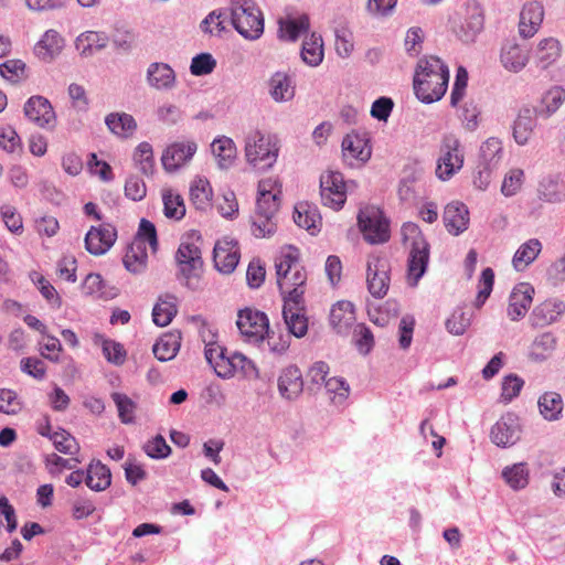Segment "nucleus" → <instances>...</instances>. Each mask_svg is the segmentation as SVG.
Listing matches in <instances>:
<instances>
[{
  "mask_svg": "<svg viewBox=\"0 0 565 565\" xmlns=\"http://www.w3.org/2000/svg\"><path fill=\"white\" fill-rule=\"evenodd\" d=\"M275 268L284 302L301 305L305 301L307 273L300 264L299 249L291 245L281 248Z\"/></svg>",
  "mask_w": 565,
  "mask_h": 565,
  "instance_id": "f257e3e1",
  "label": "nucleus"
},
{
  "mask_svg": "<svg viewBox=\"0 0 565 565\" xmlns=\"http://www.w3.org/2000/svg\"><path fill=\"white\" fill-rule=\"evenodd\" d=\"M270 188V180H263L258 184L255 216L252 221L255 237L271 236L277 230L275 216L279 210V192L271 193Z\"/></svg>",
  "mask_w": 565,
  "mask_h": 565,
  "instance_id": "f03ea898",
  "label": "nucleus"
},
{
  "mask_svg": "<svg viewBox=\"0 0 565 565\" xmlns=\"http://www.w3.org/2000/svg\"><path fill=\"white\" fill-rule=\"evenodd\" d=\"M403 242L409 243L408 277L413 279V286L424 276L429 260V244L424 237L419 226L413 222H406L401 228Z\"/></svg>",
  "mask_w": 565,
  "mask_h": 565,
  "instance_id": "7ed1b4c3",
  "label": "nucleus"
},
{
  "mask_svg": "<svg viewBox=\"0 0 565 565\" xmlns=\"http://www.w3.org/2000/svg\"><path fill=\"white\" fill-rule=\"evenodd\" d=\"M231 20L245 39L256 40L264 32L262 11L253 0H231Z\"/></svg>",
  "mask_w": 565,
  "mask_h": 565,
  "instance_id": "20e7f679",
  "label": "nucleus"
},
{
  "mask_svg": "<svg viewBox=\"0 0 565 565\" xmlns=\"http://www.w3.org/2000/svg\"><path fill=\"white\" fill-rule=\"evenodd\" d=\"M278 152L277 140L273 136L254 131L246 137L245 157L254 168H271L277 161Z\"/></svg>",
  "mask_w": 565,
  "mask_h": 565,
  "instance_id": "39448f33",
  "label": "nucleus"
},
{
  "mask_svg": "<svg viewBox=\"0 0 565 565\" xmlns=\"http://www.w3.org/2000/svg\"><path fill=\"white\" fill-rule=\"evenodd\" d=\"M358 225L363 238L374 245L386 243L390 235V222L376 206H365L358 214Z\"/></svg>",
  "mask_w": 565,
  "mask_h": 565,
  "instance_id": "423d86ee",
  "label": "nucleus"
},
{
  "mask_svg": "<svg viewBox=\"0 0 565 565\" xmlns=\"http://www.w3.org/2000/svg\"><path fill=\"white\" fill-rule=\"evenodd\" d=\"M175 262L179 266L178 279L184 280L190 289H195L193 278L198 277L203 267L201 249L194 242L182 241L175 253Z\"/></svg>",
  "mask_w": 565,
  "mask_h": 565,
  "instance_id": "0eeeda50",
  "label": "nucleus"
},
{
  "mask_svg": "<svg viewBox=\"0 0 565 565\" xmlns=\"http://www.w3.org/2000/svg\"><path fill=\"white\" fill-rule=\"evenodd\" d=\"M460 141L454 135H446L440 146L436 175L441 181L449 180L463 166V154L459 150Z\"/></svg>",
  "mask_w": 565,
  "mask_h": 565,
  "instance_id": "6e6552de",
  "label": "nucleus"
},
{
  "mask_svg": "<svg viewBox=\"0 0 565 565\" xmlns=\"http://www.w3.org/2000/svg\"><path fill=\"white\" fill-rule=\"evenodd\" d=\"M236 326L249 343H258L269 333V320L267 316L256 309L245 308L238 311Z\"/></svg>",
  "mask_w": 565,
  "mask_h": 565,
  "instance_id": "1a4fd4ad",
  "label": "nucleus"
},
{
  "mask_svg": "<svg viewBox=\"0 0 565 565\" xmlns=\"http://www.w3.org/2000/svg\"><path fill=\"white\" fill-rule=\"evenodd\" d=\"M390 262L385 257L371 255L366 263V285L369 292L382 299L390 288Z\"/></svg>",
  "mask_w": 565,
  "mask_h": 565,
  "instance_id": "9d476101",
  "label": "nucleus"
},
{
  "mask_svg": "<svg viewBox=\"0 0 565 565\" xmlns=\"http://www.w3.org/2000/svg\"><path fill=\"white\" fill-rule=\"evenodd\" d=\"M320 196L323 205L335 211L343 206L347 191L342 173L328 171L320 177Z\"/></svg>",
  "mask_w": 565,
  "mask_h": 565,
  "instance_id": "9b49d317",
  "label": "nucleus"
},
{
  "mask_svg": "<svg viewBox=\"0 0 565 565\" xmlns=\"http://www.w3.org/2000/svg\"><path fill=\"white\" fill-rule=\"evenodd\" d=\"M520 434L521 426L518 416L508 413L492 426L490 438L498 447L507 448L520 439Z\"/></svg>",
  "mask_w": 565,
  "mask_h": 565,
  "instance_id": "f8f14e48",
  "label": "nucleus"
},
{
  "mask_svg": "<svg viewBox=\"0 0 565 565\" xmlns=\"http://www.w3.org/2000/svg\"><path fill=\"white\" fill-rule=\"evenodd\" d=\"M449 76H441V79L436 77H423V74H415L413 87L416 97L425 103L431 104L439 100L446 93L448 87Z\"/></svg>",
  "mask_w": 565,
  "mask_h": 565,
  "instance_id": "ddd939ff",
  "label": "nucleus"
},
{
  "mask_svg": "<svg viewBox=\"0 0 565 565\" xmlns=\"http://www.w3.org/2000/svg\"><path fill=\"white\" fill-rule=\"evenodd\" d=\"M25 117L41 128H53L55 124V111L43 96L30 97L23 107Z\"/></svg>",
  "mask_w": 565,
  "mask_h": 565,
  "instance_id": "4468645a",
  "label": "nucleus"
},
{
  "mask_svg": "<svg viewBox=\"0 0 565 565\" xmlns=\"http://www.w3.org/2000/svg\"><path fill=\"white\" fill-rule=\"evenodd\" d=\"M117 232L113 225L92 226L85 236V248L92 255H104L115 244Z\"/></svg>",
  "mask_w": 565,
  "mask_h": 565,
  "instance_id": "2eb2a0df",
  "label": "nucleus"
},
{
  "mask_svg": "<svg viewBox=\"0 0 565 565\" xmlns=\"http://www.w3.org/2000/svg\"><path fill=\"white\" fill-rule=\"evenodd\" d=\"M198 146L194 141H180L170 145L162 154L164 170L172 172L192 159Z\"/></svg>",
  "mask_w": 565,
  "mask_h": 565,
  "instance_id": "dca6fc26",
  "label": "nucleus"
},
{
  "mask_svg": "<svg viewBox=\"0 0 565 565\" xmlns=\"http://www.w3.org/2000/svg\"><path fill=\"white\" fill-rule=\"evenodd\" d=\"M213 260L218 271L231 274L239 262V249L233 239L217 241L213 249Z\"/></svg>",
  "mask_w": 565,
  "mask_h": 565,
  "instance_id": "f3484780",
  "label": "nucleus"
},
{
  "mask_svg": "<svg viewBox=\"0 0 565 565\" xmlns=\"http://www.w3.org/2000/svg\"><path fill=\"white\" fill-rule=\"evenodd\" d=\"M533 294L534 288L527 282L518 284L512 289L507 310L511 320L518 321L525 316L532 303Z\"/></svg>",
  "mask_w": 565,
  "mask_h": 565,
  "instance_id": "a211bd4d",
  "label": "nucleus"
},
{
  "mask_svg": "<svg viewBox=\"0 0 565 565\" xmlns=\"http://www.w3.org/2000/svg\"><path fill=\"white\" fill-rule=\"evenodd\" d=\"M544 19L542 3L532 1L526 3L520 13L519 34L523 39H530L536 34Z\"/></svg>",
  "mask_w": 565,
  "mask_h": 565,
  "instance_id": "6ab92c4d",
  "label": "nucleus"
},
{
  "mask_svg": "<svg viewBox=\"0 0 565 565\" xmlns=\"http://www.w3.org/2000/svg\"><path fill=\"white\" fill-rule=\"evenodd\" d=\"M536 193L542 202L561 204L565 202V179L559 174H547L539 181Z\"/></svg>",
  "mask_w": 565,
  "mask_h": 565,
  "instance_id": "aec40b11",
  "label": "nucleus"
},
{
  "mask_svg": "<svg viewBox=\"0 0 565 565\" xmlns=\"http://www.w3.org/2000/svg\"><path fill=\"white\" fill-rule=\"evenodd\" d=\"M443 221L449 234L460 235L469 225L468 207L458 201L448 203L444 210Z\"/></svg>",
  "mask_w": 565,
  "mask_h": 565,
  "instance_id": "412c9836",
  "label": "nucleus"
},
{
  "mask_svg": "<svg viewBox=\"0 0 565 565\" xmlns=\"http://www.w3.org/2000/svg\"><path fill=\"white\" fill-rule=\"evenodd\" d=\"M305 387L302 373L296 365L285 367L278 377V391L281 397L294 401L300 396Z\"/></svg>",
  "mask_w": 565,
  "mask_h": 565,
  "instance_id": "4be33fe9",
  "label": "nucleus"
},
{
  "mask_svg": "<svg viewBox=\"0 0 565 565\" xmlns=\"http://www.w3.org/2000/svg\"><path fill=\"white\" fill-rule=\"evenodd\" d=\"M282 318L288 331L296 338H302L308 331V318L306 317V301L301 305L284 302Z\"/></svg>",
  "mask_w": 565,
  "mask_h": 565,
  "instance_id": "5701e85b",
  "label": "nucleus"
},
{
  "mask_svg": "<svg viewBox=\"0 0 565 565\" xmlns=\"http://www.w3.org/2000/svg\"><path fill=\"white\" fill-rule=\"evenodd\" d=\"M355 321L353 303L341 300L334 303L330 311V323L337 333L345 335Z\"/></svg>",
  "mask_w": 565,
  "mask_h": 565,
  "instance_id": "b1692460",
  "label": "nucleus"
},
{
  "mask_svg": "<svg viewBox=\"0 0 565 565\" xmlns=\"http://www.w3.org/2000/svg\"><path fill=\"white\" fill-rule=\"evenodd\" d=\"M147 83L159 90L172 89L175 85V73L169 64L153 62L147 68Z\"/></svg>",
  "mask_w": 565,
  "mask_h": 565,
  "instance_id": "393cba45",
  "label": "nucleus"
},
{
  "mask_svg": "<svg viewBox=\"0 0 565 565\" xmlns=\"http://www.w3.org/2000/svg\"><path fill=\"white\" fill-rule=\"evenodd\" d=\"M565 311V303L558 299H547L536 306L531 315L534 327H545L555 322Z\"/></svg>",
  "mask_w": 565,
  "mask_h": 565,
  "instance_id": "a878e982",
  "label": "nucleus"
},
{
  "mask_svg": "<svg viewBox=\"0 0 565 565\" xmlns=\"http://www.w3.org/2000/svg\"><path fill=\"white\" fill-rule=\"evenodd\" d=\"M537 116L534 108L524 107L519 111L513 125V138L518 145L524 146L529 142Z\"/></svg>",
  "mask_w": 565,
  "mask_h": 565,
  "instance_id": "bb28decb",
  "label": "nucleus"
},
{
  "mask_svg": "<svg viewBox=\"0 0 565 565\" xmlns=\"http://www.w3.org/2000/svg\"><path fill=\"white\" fill-rule=\"evenodd\" d=\"M500 60L505 70L519 73L527 64L529 53L518 43L507 42L501 49Z\"/></svg>",
  "mask_w": 565,
  "mask_h": 565,
  "instance_id": "cd10ccee",
  "label": "nucleus"
},
{
  "mask_svg": "<svg viewBox=\"0 0 565 565\" xmlns=\"http://www.w3.org/2000/svg\"><path fill=\"white\" fill-rule=\"evenodd\" d=\"M483 14L480 8L472 7L460 26L456 30L458 39L463 43H472L483 30Z\"/></svg>",
  "mask_w": 565,
  "mask_h": 565,
  "instance_id": "c85d7f7f",
  "label": "nucleus"
},
{
  "mask_svg": "<svg viewBox=\"0 0 565 565\" xmlns=\"http://www.w3.org/2000/svg\"><path fill=\"white\" fill-rule=\"evenodd\" d=\"M269 95L277 103L289 102L295 96V85L285 72H276L269 79Z\"/></svg>",
  "mask_w": 565,
  "mask_h": 565,
  "instance_id": "c756f323",
  "label": "nucleus"
},
{
  "mask_svg": "<svg viewBox=\"0 0 565 565\" xmlns=\"http://www.w3.org/2000/svg\"><path fill=\"white\" fill-rule=\"evenodd\" d=\"M181 347L180 331H171L160 337L152 347L154 356L167 362L172 360L179 352Z\"/></svg>",
  "mask_w": 565,
  "mask_h": 565,
  "instance_id": "7c9ffc66",
  "label": "nucleus"
},
{
  "mask_svg": "<svg viewBox=\"0 0 565 565\" xmlns=\"http://www.w3.org/2000/svg\"><path fill=\"white\" fill-rule=\"evenodd\" d=\"M63 39L55 30H47L34 46L35 55L44 61L51 62L62 50Z\"/></svg>",
  "mask_w": 565,
  "mask_h": 565,
  "instance_id": "2f4dec72",
  "label": "nucleus"
},
{
  "mask_svg": "<svg viewBox=\"0 0 565 565\" xmlns=\"http://www.w3.org/2000/svg\"><path fill=\"white\" fill-rule=\"evenodd\" d=\"M85 483L96 492L106 490L111 483L110 469L99 460H93L87 468Z\"/></svg>",
  "mask_w": 565,
  "mask_h": 565,
  "instance_id": "473e14b6",
  "label": "nucleus"
},
{
  "mask_svg": "<svg viewBox=\"0 0 565 565\" xmlns=\"http://www.w3.org/2000/svg\"><path fill=\"white\" fill-rule=\"evenodd\" d=\"M542 243L537 238H531L523 243L512 258L513 268L516 271L525 270L540 255Z\"/></svg>",
  "mask_w": 565,
  "mask_h": 565,
  "instance_id": "72a5a7b5",
  "label": "nucleus"
},
{
  "mask_svg": "<svg viewBox=\"0 0 565 565\" xmlns=\"http://www.w3.org/2000/svg\"><path fill=\"white\" fill-rule=\"evenodd\" d=\"M177 297L171 294L160 296L152 310V320L159 327L168 326L177 315Z\"/></svg>",
  "mask_w": 565,
  "mask_h": 565,
  "instance_id": "f704fd0d",
  "label": "nucleus"
},
{
  "mask_svg": "<svg viewBox=\"0 0 565 565\" xmlns=\"http://www.w3.org/2000/svg\"><path fill=\"white\" fill-rule=\"evenodd\" d=\"M108 36L104 32L86 31L76 39V49L85 57L90 56L94 52L105 49L108 44Z\"/></svg>",
  "mask_w": 565,
  "mask_h": 565,
  "instance_id": "c9c22d12",
  "label": "nucleus"
},
{
  "mask_svg": "<svg viewBox=\"0 0 565 565\" xmlns=\"http://www.w3.org/2000/svg\"><path fill=\"white\" fill-rule=\"evenodd\" d=\"M212 152L217 160V166L222 170L232 167L236 158V147L234 141L228 137H218L211 145Z\"/></svg>",
  "mask_w": 565,
  "mask_h": 565,
  "instance_id": "e433bc0d",
  "label": "nucleus"
},
{
  "mask_svg": "<svg viewBox=\"0 0 565 565\" xmlns=\"http://www.w3.org/2000/svg\"><path fill=\"white\" fill-rule=\"evenodd\" d=\"M301 60L309 66H318L323 60V41L321 35L311 33L302 42Z\"/></svg>",
  "mask_w": 565,
  "mask_h": 565,
  "instance_id": "4c0bfd02",
  "label": "nucleus"
},
{
  "mask_svg": "<svg viewBox=\"0 0 565 565\" xmlns=\"http://www.w3.org/2000/svg\"><path fill=\"white\" fill-rule=\"evenodd\" d=\"M105 124L113 134L125 138L131 136L137 129L135 118L126 113H111L107 115Z\"/></svg>",
  "mask_w": 565,
  "mask_h": 565,
  "instance_id": "58836bf2",
  "label": "nucleus"
},
{
  "mask_svg": "<svg viewBox=\"0 0 565 565\" xmlns=\"http://www.w3.org/2000/svg\"><path fill=\"white\" fill-rule=\"evenodd\" d=\"M148 255L141 242H134L122 258L125 268L132 274H140L147 267Z\"/></svg>",
  "mask_w": 565,
  "mask_h": 565,
  "instance_id": "ea45409f",
  "label": "nucleus"
},
{
  "mask_svg": "<svg viewBox=\"0 0 565 565\" xmlns=\"http://www.w3.org/2000/svg\"><path fill=\"white\" fill-rule=\"evenodd\" d=\"M310 21L308 15L288 18L279 21V36L288 41H296L301 33L309 30Z\"/></svg>",
  "mask_w": 565,
  "mask_h": 565,
  "instance_id": "a19ab883",
  "label": "nucleus"
},
{
  "mask_svg": "<svg viewBox=\"0 0 565 565\" xmlns=\"http://www.w3.org/2000/svg\"><path fill=\"white\" fill-rule=\"evenodd\" d=\"M565 100V89L562 86H553L541 99V105L535 107L539 116L550 117L554 114Z\"/></svg>",
  "mask_w": 565,
  "mask_h": 565,
  "instance_id": "79ce46f5",
  "label": "nucleus"
},
{
  "mask_svg": "<svg viewBox=\"0 0 565 565\" xmlns=\"http://www.w3.org/2000/svg\"><path fill=\"white\" fill-rule=\"evenodd\" d=\"M342 150L344 154L349 153L352 158L362 161H365L371 157V149L367 148V140L356 132L348 134L343 138Z\"/></svg>",
  "mask_w": 565,
  "mask_h": 565,
  "instance_id": "37998d69",
  "label": "nucleus"
},
{
  "mask_svg": "<svg viewBox=\"0 0 565 565\" xmlns=\"http://www.w3.org/2000/svg\"><path fill=\"white\" fill-rule=\"evenodd\" d=\"M502 158V143L498 138H489L480 147V167L497 169Z\"/></svg>",
  "mask_w": 565,
  "mask_h": 565,
  "instance_id": "c03bdc74",
  "label": "nucleus"
},
{
  "mask_svg": "<svg viewBox=\"0 0 565 565\" xmlns=\"http://www.w3.org/2000/svg\"><path fill=\"white\" fill-rule=\"evenodd\" d=\"M537 404L542 416L550 422L557 420L563 412V399L555 392L544 393Z\"/></svg>",
  "mask_w": 565,
  "mask_h": 565,
  "instance_id": "a18cd8bd",
  "label": "nucleus"
},
{
  "mask_svg": "<svg viewBox=\"0 0 565 565\" xmlns=\"http://www.w3.org/2000/svg\"><path fill=\"white\" fill-rule=\"evenodd\" d=\"M501 475L507 484L513 490L524 489L529 484V469L525 462L508 466Z\"/></svg>",
  "mask_w": 565,
  "mask_h": 565,
  "instance_id": "49530a36",
  "label": "nucleus"
},
{
  "mask_svg": "<svg viewBox=\"0 0 565 565\" xmlns=\"http://www.w3.org/2000/svg\"><path fill=\"white\" fill-rule=\"evenodd\" d=\"M536 54L539 66L546 70L561 56L559 42L554 38L543 39L537 45Z\"/></svg>",
  "mask_w": 565,
  "mask_h": 565,
  "instance_id": "de8ad7c7",
  "label": "nucleus"
},
{
  "mask_svg": "<svg viewBox=\"0 0 565 565\" xmlns=\"http://www.w3.org/2000/svg\"><path fill=\"white\" fill-rule=\"evenodd\" d=\"M295 223L308 231L316 230L321 224V216L317 207H312L307 203H299L294 212Z\"/></svg>",
  "mask_w": 565,
  "mask_h": 565,
  "instance_id": "09e8293b",
  "label": "nucleus"
},
{
  "mask_svg": "<svg viewBox=\"0 0 565 565\" xmlns=\"http://www.w3.org/2000/svg\"><path fill=\"white\" fill-rule=\"evenodd\" d=\"M423 74V77H436L441 79V76H449L448 66L437 56L423 57L418 61L415 74Z\"/></svg>",
  "mask_w": 565,
  "mask_h": 565,
  "instance_id": "8fccbe9b",
  "label": "nucleus"
},
{
  "mask_svg": "<svg viewBox=\"0 0 565 565\" xmlns=\"http://www.w3.org/2000/svg\"><path fill=\"white\" fill-rule=\"evenodd\" d=\"M134 162L142 174L152 175L154 170V158L152 146L143 141L139 143L134 152Z\"/></svg>",
  "mask_w": 565,
  "mask_h": 565,
  "instance_id": "3c124183",
  "label": "nucleus"
},
{
  "mask_svg": "<svg viewBox=\"0 0 565 565\" xmlns=\"http://www.w3.org/2000/svg\"><path fill=\"white\" fill-rule=\"evenodd\" d=\"M556 339L550 332L537 335L533 342L531 356L533 360L542 362L547 359L555 349Z\"/></svg>",
  "mask_w": 565,
  "mask_h": 565,
  "instance_id": "603ef678",
  "label": "nucleus"
},
{
  "mask_svg": "<svg viewBox=\"0 0 565 565\" xmlns=\"http://www.w3.org/2000/svg\"><path fill=\"white\" fill-rule=\"evenodd\" d=\"M212 189L207 180H198L190 188V199L196 209L203 210L210 204Z\"/></svg>",
  "mask_w": 565,
  "mask_h": 565,
  "instance_id": "864d4df0",
  "label": "nucleus"
},
{
  "mask_svg": "<svg viewBox=\"0 0 565 565\" xmlns=\"http://www.w3.org/2000/svg\"><path fill=\"white\" fill-rule=\"evenodd\" d=\"M111 399L114 401L118 416L124 424H131L135 419L136 403L128 397L126 394L114 392L111 393Z\"/></svg>",
  "mask_w": 565,
  "mask_h": 565,
  "instance_id": "5fc2aeb1",
  "label": "nucleus"
},
{
  "mask_svg": "<svg viewBox=\"0 0 565 565\" xmlns=\"http://www.w3.org/2000/svg\"><path fill=\"white\" fill-rule=\"evenodd\" d=\"M51 440L53 441L55 449L65 455H74L79 451L77 440L65 429L61 428L60 430L54 431L51 436Z\"/></svg>",
  "mask_w": 565,
  "mask_h": 565,
  "instance_id": "6e6d98bb",
  "label": "nucleus"
},
{
  "mask_svg": "<svg viewBox=\"0 0 565 565\" xmlns=\"http://www.w3.org/2000/svg\"><path fill=\"white\" fill-rule=\"evenodd\" d=\"M164 215L168 218L181 220L185 214L183 199L171 191L163 193Z\"/></svg>",
  "mask_w": 565,
  "mask_h": 565,
  "instance_id": "4d7b16f0",
  "label": "nucleus"
},
{
  "mask_svg": "<svg viewBox=\"0 0 565 565\" xmlns=\"http://www.w3.org/2000/svg\"><path fill=\"white\" fill-rule=\"evenodd\" d=\"M225 18L221 10L210 12L204 20L200 23V29L203 33L210 35H221L225 31Z\"/></svg>",
  "mask_w": 565,
  "mask_h": 565,
  "instance_id": "13d9d810",
  "label": "nucleus"
},
{
  "mask_svg": "<svg viewBox=\"0 0 565 565\" xmlns=\"http://www.w3.org/2000/svg\"><path fill=\"white\" fill-rule=\"evenodd\" d=\"M216 67V60L210 53H200L195 55L190 65V72L194 76L211 74Z\"/></svg>",
  "mask_w": 565,
  "mask_h": 565,
  "instance_id": "bf43d9fd",
  "label": "nucleus"
},
{
  "mask_svg": "<svg viewBox=\"0 0 565 565\" xmlns=\"http://www.w3.org/2000/svg\"><path fill=\"white\" fill-rule=\"evenodd\" d=\"M32 281L38 286L41 295L50 301L54 307L60 308L62 305L61 297L57 295L54 286L36 271L31 274Z\"/></svg>",
  "mask_w": 565,
  "mask_h": 565,
  "instance_id": "052dcab7",
  "label": "nucleus"
},
{
  "mask_svg": "<svg viewBox=\"0 0 565 565\" xmlns=\"http://www.w3.org/2000/svg\"><path fill=\"white\" fill-rule=\"evenodd\" d=\"M329 372V366L326 362L319 361L316 362L308 371L307 379L308 385L307 390L311 393H315L316 390L320 388V386L326 383V376Z\"/></svg>",
  "mask_w": 565,
  "mask_h": 565,
  "instance_id": "680f3d73",
  "label": "nucleus"
},
{
  "mask_svg": "<svg viewBox=\"0 0 565 565\" xmlns=\"http://www.w3.org/2000/svg\"><path fill=\"white\" fill-rule=\"evenodd\" d=\"M480 289L476 297L475 306L477 308H481L486 300L490 297L493 284H494V271L492 268L487 267L481 271V277L479 280Z\"/></svg>",
  "mask_w": 565,
  "mask_h": 565,
  "instance_id": "e2e57ef3",
  "label": "nucleus"
},
{
  "mask_svg": "<svg viewBox=\"0 0 565 565\" xmlns=\"http://www.w3.org/2000/svg\"><path fill=\"white\" fill-rule=\"evenodd\" d=\"M353 339L358 350L363 354H367L374 345L373 333L364 323L354 327Z\"/></svg>",
  "mask_w": 565,
  "mask_h": 565,
  "instance_id": "0e129e2a",
  "label": "nucleus"
},
{
  "mask_svg": "<svg viewBox=\"0 0 565 565\" xmlns=\"http://www.w3.org/2000/svg\"><path fill=\"white\" fill-rule=\"evenodd\" d=\"M470 326V317L460 308L454 310L452 315L446 320V329L449 333L461 335Z\"/></svg>",
  "mask_w": 565,
  "mask_h": 565,
  "instance_id": "69168bd1",
  "label": "nucleus"
},
{
  "mask_svg": "<svg viewBox=\"0 0 565 565\" xmlns=\"http://www.w3.org/2000/svg\"><path fill=\"white\" fill-rule=\"evenodd\" d=\"M22 409L18 394L9 388H0V413L15 415Z\"/></svg>",
  "mask_w": 565,
  "mask_h": 565,
  "instance_id": "338daca9",
  "label": "nucleus"
},
{
  "mask_svg": "<svg viewBox=\"0 0 565 565\" xmlns=\"http://www.w3.org/2000/svg\"><path fill=\"white\" fill-rule=\"evenodd\" d=\"M25 64L21 60H8L0 64V75L11 83L24 77Z\"/></svg>",
  "mask_w": 565,
  "mask_h": 565,
  "instance_id": "774afa93",
  "label": "nucleus"
}]
</instances>
